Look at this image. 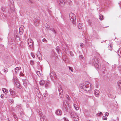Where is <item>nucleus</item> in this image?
<instances>
[{
	"label": "nucleus",
	"instance_id": "1",
	"mask_svg": "<svg viewBox=\"0 0 121 121\" xmlns=\"http://www.w3.org/2000/svg\"><path fill=\"white\" fill-rule=\"evenodd\" d=\"M92 85L91 84L88 82H86L83 85V86H81L82 89L86 91H89L90 90L92 87Z\"/></svg>",
	"mask_w": 121,
	"mask_h": 121
},
{
	"label": "nucleus",
	"instance_id": "2",
	"mask_svg": "<svg viewBox=\"0 0 121 121\" xmlns=\"http://www.w3.org/2000/svg\"><path fill=\"white\" fill-rule=\"evenodd\" d=\"M69 17L71 21L74 26L76 25L75 20L76 17L75 15L73 13H71L69 14Z\"/></svg>",
	"mask_w": 121,
	"mask_h": 121
},
{
	"label": "nucleus",
	"instance_id": "3",
	"mask_svg": "<svg viewBox=\"0 0 121 121\" xmlns=\"http://www.w3.org/2000/svg\"><path fill=\"white\" fill-rule=\"evenodd\" d=\"M72 118L74 121H77L78 120V117L77 114L74 112H72L71 114Z\"/></svg>",
	"mask_w": 121,
	"mask_h": 121
},
{
	"label": "nucleus",
	"instance_id": "4",
	"mask_svg": "<svg viewBox=\"0 0 121 121\" xmlns=\"http://www.w3.org/2000/svg\"><path fill=\"white\" fill-rule=\"evenodd\" d=\"M91 63L94 65L96 68L98 67V61L96 57H94L92 60Z\"/></svg>",
	"mask_w": 121,
	"mask_h": 121
},
{
	"label": "nucleus",
	"instance_id": "5",
	"mask_svg": "<svg viewBox=\"0 0 121 121\" xmlns=\"http://www.w3.org/2000/svg\"><path fill=\"white\" fill-rule=\"evenodd\" d=\"M35 90V93L36 96L38 98H40L41 96V94L39 90L37 88H36Z\"/></svg>",
	"mask_w": 121,
	"mask_h": 121
},
{
	"label": "nucleus",
	"instance_id": "6",
	"mask_svg": "<svg viewBox=\"0 0 121 121\" xmlns=\"http://www.w3.org/2000/svg\"><path fill=\"white\" fill-rule=\"evenodd\" d=\"M9 92L11 95L12 96V98H15V97H16V95L15 91L13 90L10 89L9 90Z\"/></svg>",
	"mask_w": 121,
	"mask_h": 121
},
{
	"label": "nucleus",
	"instance_id": "7",
	"mask_svg": "<svg viewBox=\"0 0 121 121\" xmlns=\"http://www.w3.org/2000/svg\"><path fill=\"white\" fill-rule=\"evenodd\" d=\"M13 82L14 84H16L17 85H19V83L17 78L15 77H14Z\"/></svg>",
	"mask_w": 121,
	"mask_h": 121
},
{
	"label": "nucleus",
	"instance_id": "8",
	"mask_svg": "<svg viewBox=\"0 0 121 121\" xmlns=\"http://www.w3.org/2000/svg\"><path fill=\"white\" fill-rule=\"evenodd\" d=\"M28 42L30 47V48H32L33 45L32 40L31 39H29L28 40Z\"/></svg>",
	"mask_w": 121,
	"mask_h": 121
},
{
	"label": "nucleus",
	"instance_id": "9",
	"mask_svg": "<svg viewBox=\"0 0 121 121\" xmlns=\"http://www.w3.org/2000/svg\"><path fill=\"white\" fill-rule=\"evenodd\" d=\"M24 29V27L23 26H22L19 28V33L20 35H22L23 34Z\"/></svg>",
	"mask_w": 121,
	"mask_h": 121
},
{
	"label": "nucleus",
	"instance_id": "10",
	"mask_svg": "<svg viewBox=\"0 0 121 121\" xmlns=\"http://www.w3.org/2000/svg\"><path fill=\"white\" fill-rule=\"evenodd\" d=\"M58 2L60 6H62L65 5V2L63 0H58Z\"/></svg>",
	"mask_w": 121,
	"mask_h": 121
},
{
	"label": "nucleus",
	"instance_id": "11",
	"mask_svg": "<svg viewBox=\"0 0 121 121\" xmlns=\"http://www.w3.org/2000/svg\"><path fill=\"white\" fill-rule=\"evenodd\" d=\"M55 113L57 115L61 116L62 114V112L60 110L58 109L56 111Z\"/></svg>",
	"mask_w": 121,
	"mask_h": 121
},
{
	"label": "nucleus",
	"instance_id": "12",
	"mask_svg": "<svg viewBox=\"0 0 121 121\" xmlns=\"http://www.w3.org/2000/svg\"><path fill=\"white\" fill-rule=\"evenodd\" d=\"M50 74L51 78L52 79L56 77V75L55 73L53 72H51Z\"/></svg>",
	"mask_w": 121,
	"mask_h": 121
},
{
	"label": "nucleus",
	"instance_id": "13",
	"mask_svg": "<svg viewBox=\"0 0 121 121\" xmlns=\"http://www.w3.org/2000/svg\"><path fill=\"white\" fill-rule=\"evenodd\" d=\"M34 23L36 26H37L39 25V21L36 18H35L34 19Z\"/></svg>",
	"mask_w": 121,
	"mask_h": 121
},
{
	"label": "nucleus",
	"instance_id": "14",
	"mask_svg": "<svg viewBox=\"0 0 121 121\" xmlns=\"http://www.w3.org/2000/svg\"><path fill=\"white\" fill-rule=\"evenodd\" d=\"M58 90L60 94V97L61 98H62V95H61V92H62V89L61 88V87L60 86H59L58 87Z\"/></svg>",
	"mask_w": 121,
	"mask_h": 121
},
{
	"label": "nucleus",
	"instance_id": "15",
	"mask_svg": "<svg viewBox=\"0 0 121 121\" xmlns=\"http://www.w3.org/2000/svg\"><path fill=\"white\" fill-rule=\"evenodd\" d=\"M73 106L75 109L76 110H78L79 109V106L77 103H76V104H73Z\"/></svg>",
	"mask_w": 121,
	"mask_h": 121
},
{
	"label": "nucleus",
	"instance_id": "16",
	"mask_svg": "<svg viewBox=\"0 0 121 121\" xmlns=\"http://www.w3.org/2000/svg\"><path fill=\"white\" fill-rule=\"evenodd\" d=\"M94 93L95 95L97 97H99L98 96H97L99 94V91L97 90H95L94 91Z\"/></svg>",
	"mask_w": 121,
	"mask_h": 121
},
{
	"label": "nucleus",
	"instance_id": "17",
	"mask_svg": "<svg viewBox=\"0 0 121 121\" xmlns=\"http://www.w3.org/2000/svg\"><path fill=\"white\" fill-rule=\"evenodd\" d=\"M45 115H43L42 116L41 115L40 118V120L41 121H45Z\"/></svg>",
	"mask_w": 121,
	"mask_h": 121
},
{
	"label": "nucleus",
	"instance_id": "18",
	"mask_svg": "<svg viewBox=\"0 0 121 121\" xmlns=\"http://www.w3.org/2000/svg\"><path fill=\"white\" fill-rule=\"evenodd\" d=\"M118 85L119 88V90L121 91V81H118Z\"/></svg>",
	"mask_w": 121,
	"mask_h": 121
},
{
	"label": "nucleus",
	"instance_id": "19",
	"mask_svg": "<svg viewBox=\"0 0 121 121\" xmlns=\"http://www.w3.org/2000/svg\"><path fill=\"white\" fill-rule=\"evenodd\" d=\"M2 90L4 93L5 94L7 93L8 92V90L6 88H3L2 89Z\"/></svg>",
	"mask_w": 121,
	"mask_h": 121
},
{
	"label": "nucleus",
	"instance_id": "20",
	"mask_svg": "<svg viewBox=\"0 0 121 121\" xmlns=\"http://www.w3.org/2000/svg\"><path fill=\"white\" fill-rule=\"evenodd\" d=\"M45 87L47 88L48 86H49V82L48 81H46V82H45Z\"/></svg>",
	"mask_w": 121,
	"mask_h": 121
},
{
	"label": "nucleus",
	"instance_id": "21",
	"mask_svg": "<svg viewBox=\"0 0 121 121\" xmlns=\"http://www.w3.org/2000/svg\"><path fill=\"white\" fill-rule=\"evenodd\" d=\"M21 68V67H17L15 69V73H17V71Z\"/></svg>",
	"mask_w": 121,
	"mask_h": 121
},
{
	"label": "nucleus",
	"instance_id": "22",
	"mask_svg": "<svg viewBox=\"0 0 121 121\" xmlns=\"http://www.w3.org/2000/svg\"><path fill=\"white\" fill-rule=\"evenodd\" d=\"M45 83V82L43 80H41L39 82V84L41 85H43Z\"/></svg>",
	"mask_w": 121,
	"mask_h": 121
},
{
	"label": "nucleus",
	"instance_id": "23",
	"mask_svg": "<svg viewBox=\"0 0 121 121\" xmlns=\"http://www.w3.org/2000/svg\"><path fill=\"white\" fill-rule=\"evenodd\" d=\"M37 56L38 58H40L42 57V55L38 51L37 54Z\"/></svg>",
	"mask_w": 121,
	"mask_h": 121
},
{
	"label": "nucleus",
	"instance_id": "24",
	"mask_svg": "<svg viewBox=\"0 0 121 121\" xmlns=\"http://www.w3.org/2000/svg\"><path fill=\"white\" fill-rule=\"evenodd\" d=\"M118 55L120 56H121V48L119 49L118 52Z\"/></svg>",
	"mask_w": 121,
	"mask_h": 121
},
{
	"label": "nucleus",
	"instance_id": "25",
	"mask_svg": "<svg viewBox=\"0 0 121 121\" xmlns=\"http://www.w3.org/2000/svg\"><path fill=\"white\" fill-rule=\"evenodd\" d=\"M99 18L100 20H102L104 19V18L103 15L100 14L99 16Z\"/></svg>",
	"mask_w": 121,
	"mask_h": 121
},
{
	"label": "nucleus",
	"instance_id": "26",
	"mask_svg": "<svg viewBox=\"0 0 121 121\" xmlns=\"http://www.w3.org/2000/svg\"><path fill=\"white\" fill-rule=\"evenodd\" d=\"M5 73H6L8 71V69L6 68H4V69L2 70Z\"/></svg>",
	"mask_w": 121,
	"mask_h": 121
},
{
	"label": "nucleus",
	"instance_id": "27",
	"mask_svg": "<svg viewBox=\"0 0 121 121\" xmlns=\"http://www.w3.org/2000/svg\"><path fill=\"white\" fill-rule=\"evenodd\" d=\"M82 24L81 23H79L78 26V28L79 29H80L82 28Z\"/></svg>",
	"mask_w": 121,
	"mask_h": 121
},
{
	"label": "nucleus",
	"instance_id": "28",
	"mask_svg": "<svg viewBox=\"0 0 121 121\" xmlns=\"http://www.w3.org/2000/svg\"><path fill=\"white\" fill-rule=\"evenodd\" d=\"M36 73L37 74V75L38 76H39L40 77L41 75V73H40V71H37Z\"/></svg>",
	"mask_w": 121,
	"mask_h": 121
},
{
	"label": "nucleus",
	"instance_id": "29",
	"mask_svg": "<svg viewBox=\"0 0 121 121\" xmlns=\"http://www.w3.org/2000/svg\"><path fill=\"white\" fill-rule=\"evenodd\" d=\"M9 102L11 103H13L14 102L13 100L12 99H10L9 100Z\"/></svg>",
	"mask_w": 121,
	"mask_h": 121
},
{
	"label": "nucleus",
	"instance_id": "30",
	"mask_svg": "<svg viewBox=\"0 0 121 121\" xmlns=\"http://www.w3.org/2000/svg\"><path fill=\"white\" fill-rule=\"evenodd\" d=\"M48 94L47 91H45V93L43 94V95L44 97H46L47 95Z\"/></svg>",
	"mask_w": 121,
	"mask_h": 121
},
{
	"label": "nucleus",
	"instance_id": "31",
	"mask_svg": "<svg viewBox=\"0 0 121 121\" xmlns=\"http://www.w3.org/2000/svg\"><path fill=\"white\" fill-rule=\"evenodd\" d=\"M51 30L53 32H54L55 34H56V32L55 31V30L53 29H51Z\"/></svg>",
	"mask_w": 121,
	"mask_h": 121
},
{
	"label": "nucleus",
	"instance_id": "32",
	"mask_svg": "<svg viewBox=\"0 0 121 121\" xmlns=\"http://www.w3.org/2000/svg\"><path fill=\"white\" fill-rule=\"evenodd\" d=\"M30 62L31 64L33 65L34 64V61L32 60H31L30 61Z\"/></svg>",
	"mask_w": 121,
	"mask_h": 121
},
{
	"label": "nucleus",
	"instance_id": "33",
	"mask_svg": "<svg viewBox=\"0 0 121 121\" xmlns=\"http://www.w3.org/2000/svg\"><path fill=\"white\" fill-rule=\"evenodd\" d=\"M31 56L33 58H34L35 57V56L34 54L33 53L31 52Z\"/></svg>",
	"mask_w": 121,
	"mask_h": 121
},
{
	"label": "nucleus",
	"instance_id": "34",
	"mask_svg": "<svg viewBox=\"0 0 121 121\" xmlns=\"http://www.w3.org/2000/svg\"><path fill=\"white\" fill-rule=\"evenodd\" d=\"M118 69L119 72L121 73V66H119Z\"/></svg>",
	"mask_w": 121,
	"mask_h": 121
},
{
	"label": "nucleus",
	"instance_id": "35",
	"mask_svg": "<svg viewBox=\"0 0 121 121\" xmlns=\"http://www.w3.org/2000/svg\"><path fill=\"white\" fill-rule=\"evenodd\" d=\"M59 47L57 46L56 48V50L57 52H58L59 51Z\"/></svg>",
	"mask_w": 121,
	"mask_h": 121
},
{
	"label": "nucleus",
	"instance_id": "36",
	"mask_svg": "<svg viewBox=\"0 0 121 121\" xmlns=\"http://www.w3.org/2000/svg\"><path fill=\"white\" fill-rule=\"evenodd\" d=\"M66 98L68 99V100H69L70 99V98L69 97V96L68 95H66Z\"/></svg>",
	"mask_w": 121,
	"mask_h": 121
},
{
	"label": "nucleus",
	"instance_id": "37",
	"mask_svg": "<svg viewBox=\"0 0 121 121\" xmlns=\"http://www.w3.org/2000/svg\"><path fill=\"white\" fill-rule=\"evenodd\" d=\"M47 26H46V27L47 28V29L49 30H51V29L50 28V27L49 26V25H48L47 24Z\"/></svg>",
	"mask_w": 121,
	"mask_h": 121
},
{
	"label": "nucleus",
	"instance_id": "38",
	"mask_svg": "<svg viewBox=\"0 0 121 121\" xmlns=\"http://www.w3.org/2000/svg\"><path fill=\"white\" fill-rule=\"evenodd\" d=\"M69 69L71 71V72H73V69L72 67L69 66Z\"/></svg>",
	"mask_w": 121,
	"mask_h": 121
},
{
	"label": "nucleus",
	"instance_id": "39",
	"mask_svg": "<svg viewBox=\"0 0 121 121\" xmlns=\"http://www.w3.org/2000/svg\"><path fill=\"white\" fill-rule=\"evenodd\" d=\"M63 119H64V120L65 121H69V120L68 119L66 118H65V117H64L63 118Z\"/></svg>",
	"mask_w": 121,
	"mask_h": 121
},
{
	"label": "nucleus",
	"instance_id": "40",
	"mask_svg": "<svg viewBox=\"0 0 121 121\" xmlns=\"http://www.w3.org/2000/svg\"><path fill=\"white\" fill-rule=\"evenodd\" d=\"M42 41L43 42L45 43L47 42V41L45 38H44L43 39Z\"/></svg>",
	"mask_w": 121,
	"mask_h": 121
},
{
	"label": "nucleus",
	"instance_id": "41",
	"mask_svg": "<svg viewBox=\"0 0 121 121\" xmlns=\"http://www.w3.org/2000/svg\"><path fill=\"white\" fill-rule=\"evenodd\" d=\"M65 102H66V103H67V102H66V101H63V105L64 106H65V105H66V104H65Z\"/></svg>",
	"mask_w": 121,
	"mask_h": 121
},
{
	"label": "nucleus",
	"instance_id": "42",
	"mask_svg": "<svg viewBox=\"0 0 121 121\" xmlns=\"http://www.w3.org/2000/svg\"><path fill=\"white\" fill-rule=\"evenodd\" d=\"M70 54L71 56H73V54L72 52H70Z\"/></svg>",
	"mask_w": 121,
	"mask_h": 121
},
{
	"label": "nucleus",
	"instance_id": "43",
	"mask_svg": "<svg viewBox=\"0 0 121 121\" xmlns=\"http://www.w3.org/2000/svg\"><path fill=\"white\" fill-rule=\"evenodd\" d=\"M103 119L104 120H106L107 119V118L105 116H103Z\"/></svg>",
	"mask_w": 121,
	"mask_h": 121
},
{
	"label": "nucleus",
	"instance_id": "44",
	"mask_svg": "<svg viewBox=\"0 0 121 121\" xmlns=\"http://www.w3.org/2000/svg\"><path fill=\"white\" fill-rule=\"evenodd\" d=\"M109 115V113L108 112H105V116H108Z\"/></svg>",
	"mask_w": 121,
	"mask_h": 121
},
{
	"label": "nucleus",
	"instance_id": "45",
	"mask_svg": "<svg viewBox=\"0 0 121 121\" xmlns=\"http://www.w3.org/2000/svg\"><path fill=\"white\" fill-rule=\"evenodd\" d=\"M23 85L24 86H26L27 85V84L26 82H23Z\"/></svg>",
	"mask_w": 121,
	"mask_h": 121
},
{
	"label": "nucleus",
	"instance_id": "46",
	"mask_svg": "<svg viewBox=\"0 0 121 121\" xmlns=\"http://www.w3.org/2000/svg\"><path fill=\"white\" fill-rule=\"evenodd\" d=\"M39 113L40 116H41H41L42 115V113L41 111H39Z\"/></svg>",
	"mask_w": 121,
	"mask_h": 121
},
{
	"label": "nucleus",
	"instance_id": "47",
	"mask_svg": "<svg viewBox=\"0 0 121 121\" xmlns=\"http://www.w3.org/2000/svg\"><path fill=\"white\" fill-rule=\"evenodd\" d=\"M83 56L82 55H80L79 56V58L80 59H83Z\"/></svg>",
	"mask_w": 121,
	"mask_h": 121
},
{
	"label": "nucleus",
	"instance_id": "48",
	"mask_svg": "<svg viewBox=\"0 0 121 121\" xmlns=\"http://www.w3.org/2000/svg\"><path fill=\"white\" fill-rule=\"evenodd\" d=\"M23 111H22L21 112L20 115H21L22 116L23 115Z\"/></svg>",
	"mask_w": 121,
	"mask_h": 121
},
{
	"label": "nucleus",
	"instance_id": "49",
	"mask_svg": "<svg viewBox=\"0 0 121 121\" xmlns=\"http://www.w3.org/2000/svg\"><path fill=\"white\" fill-rule=\"evenodd\" d=\"M4 96V95L3 94H1L0 95V97L2 98H3Z\"/></svg>",
	"mask_w": 121,
	"mask_h": 121
},
{
	"label": "nucleus",
	"instance_id": "50",
	"mask_svg": "<svg viewBox=\"0 0 121 121\" xmlns=\"http://www.w3.org/2000/svg\"><path fill=\"white\" fill-rule=\"evenodd\" d=\"M29 1L31 3H33V1L32 0H29Z\"/></svg>",
	"mask_w": 121,
	"mask_h": 121
},
{
	"label": "nucleus",
	"instance_id": "51",
	"mask_svg": "<svg viewBox=\"0 0 121 121\" xmlns=\"http://www.w3.org/2000/svg\"><path fill=\"white\" fill-rule=\"evenodd\" d=\"M103 113L102 112H100L99 113V115H100V116H101V115H103Z\"/></svg>",
	"mask_w": 121,
	"mask_h": 121
},
{
	"label": "nucleus",
	"instance_id": "52",
	"mask_svg": "<svg viewBox=\"0 0 121 121\" xmlns=\"http://www.w3.org/2000/svg\"><path fill=\"white\" fill-rule=\"evenodd\" d=\"M88 22L89 24V25H90V26H91V22L90 21H89Z\"/></svg>",
	"mask_w": 121,
	"mask_h": 121
},
{
	"label": "nucleus",
	"instance_id": "53",
	"mask_svg": "<svg viewBox=\"0 0 121 121\" xmlns=\"http://www.w3.org/2000/svg\"><path fill=\"white\" fill-rule=\"evenodd\" d=\"M112 47V44H110V45H109V47Z\"/></svg>",
	"mask_w": 121,
	"mask_h": 121
},
{
	"label": "nucleus",
	"instance_id": "54",
	"mask_svg": "<svg viewBox=\"0 0 121 121\" xmlns=\"http://www.w3.org/2000/svg\"><path fill=\"white\" fill-rule=\"evenodd\" d=\"M13 116H14V117L16 119V117L17 118V117H16V116L15 115V114H13Z\"/></svg>",
	"mask_w": 121,
	"mask_h": 121
},
{
	"label": "nucleus",
	"instance_id": "55",
	"mask_svg": "<svg viewBox=\"0 0 121 121\" xmlns=\"http://www.w3.org/2000/svg\"><path fill=\"white\" fill-rule=\"evenodd\" d=\"M119 5H120V7H121V2L119 4Z\"/></svg>",
	"mask_w": 121,
	"mask_h": 121
},
{
	"label": "nucleus",
	"instance_id": "56",
	"mask_svg": "<svg viewBox=\"0 0 121 121\" xmlns=\"http://www.w3.org/2000/svg\"><path fill=\"white\" fill-rule=\"evenodd\" d=\"M3 9L4 8H2V10L3 11H4V9Z\"/></svg>",
	"mask_w": 121,
	"mask_h": 121
},
{
	"label": "nucleus",
	"instance_id": "57",
	"mask_svg": "<svg viewBox=\"0 0 121 121\" xmlns=\"http://www.w3.org/2000/svg\"><path fill=\"white\" fill-rule=\"evenodd\" d=\"M9 0L11 2H12L13 1V0Z\"/></svg>",
	"mask_w": 121,
	"mask_h": 121
},
{
	"label": "nucleus",
	"instance_id": "58",
	"mask_svg": "<svg viewBox=\"0 0 121 121\" xmlns=\"http://www.w3.org/2000/svg\"><path fill=\"white\" fill-rule=\"evenodd\" d=\"M22 76H23V74L22 73V75H21Z\"/></svg>",
	"mask_w": 121,
	"mask_h": 121
},
{
	"label": "nucleus",
	"instance_id": "59",
	"mask_svg": "<svg viewBox=\"0 0 121 121\" xmlns=\"http://www.w3.org/2000/svg\"><path fill=\"white\" fill-rule=\"evenodd\" d=\"M87 121H90V120H87Z\"/></svg>",
	"mask_w": 121,
	"mask_h": 121
},
{
	"label": "nucleus",
	"instance_id": "60",
	"mask_svg": "<svg viewBox=\"0 0 121 121\" xmlns=\"http://www.w3.org/2000/svg\"><path fill=\"white\" fill-rule=\"evenodd\" d=\"M112 50V48H111V49H110V50Z\"/></svg>",
	"mask_w": 121,
	"mask_h": 121
},
{
	"label": "nucleus",
	"instance_id": "61",
	"mask_svg": "<svg viewBox=\"0 0 121 121\" xmlns=\"http://www.w3.org/2000/svg\"><path fill=\"white\" fill-rule=\"evenodd\" d=\"M16 37H17V36L16 35Z\"/></svg>",
	"mask_w": 121,
	"mask_h": 121
}]
</instances>
